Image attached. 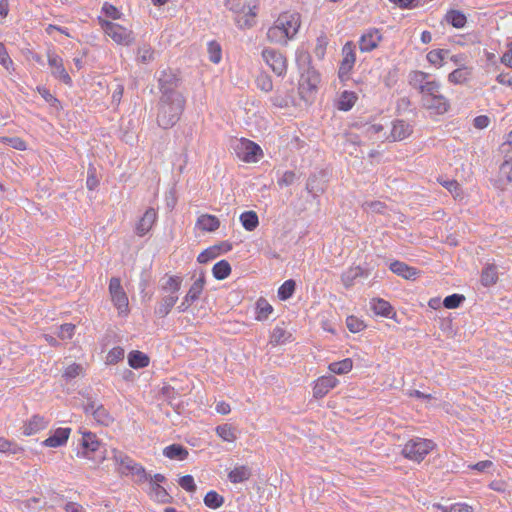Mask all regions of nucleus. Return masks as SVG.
Wrapping results in <instances>:
<instances>
[{
  "instance_id": "f257e3e1",
  "label": "nucleus",
  "mask_w": 512,
  "mask_h": 512,
  "mask_svg": "<svg viewBox=\"0 0 512 512\" xmlns=\"http://www.w3.org/2000/svg\"><path fill=\"white\" fill-rule=\"evenodd\" d=\"M112 460L115 463L116 471L120 475L124 476H134L135 480L139 483L148 481V493L151 498H158V487L160 481V475L156 474L154 479L148 478L145 469L139 463H136L130 456H128L123 451L112 448L111 449Z\"/></svg>"
},
{
  "instance_id": "f03ea898",
  "label": "nucleus",
  "mask_w": 512,
  "mask_h": 512,
  "mask_svg": "<svg viewBox=\"0 0 512 512\" xmlns=\"http://www.w3.org/2000/svg\"><path fill=\"white\" fill-rule=\"evenodd\" d=\"M162 75V114L167 117V124L174 126L179 120L184 107L185 98L182 93L175 89L178 78L173 75L171 79Z\"/></svg>"
},
{
  "instance_id": "7ed1b4c3",
  "label": "nucleus",
  "mask_w": 512,
  "mask_h": 512,
  "mask_svg": "<svg viewBox=\"0 0 512 512\" xmlns=\"http://www.w3.org/2000/svg\"><path fill=\"white\" fill-rule=\"evenodd\" d=\"M301 25L300 14L283 12L267 31V39L271 43L286 45L298 33Z\"/></svg>"
},
{
  "instance_id": "20e7f679",
  "label": "nucleus",
  "mask_w": 512,
  "mask_h": 512,
  "mask_svg": "<svg viewBox=\"0 0 512 512\" xmlns=\"http://www.w3.org/2000/svg\"><path fill=\"white\" fill-rule=\"evenodd\" d=\"M420 94L422 106L432 114L442 115L448 111L450 104L441 92L440 82L432 79Z\"/></svg>"
},
{
  "instance_id": "39448f33",
  "label": "nucleus",
  "mask_w": 512,
  "mask_h": 512,
  "mask_svg": "<svg viewBox=\"0 0 512 512\" xmlns=\"http://www.w3.org/2000/svg\"><path fill=\"white\" fill-rule=\"evenodd\" d=\"M233 154L244 163H257L263 158L262 148L252 140L247 138H235L231 141Z\"/></svg>"
},
{
  "instance_id": "423d86ee",
  "label": "nucleus",
  "mask_w": 512,
  "mask_h": 512,
  "mask_svg": "<svg viewBox=\"0 0 512 512\" xmlns=\"http://www.w3.org/2000/svg\"><path fill=\"white\" fill-rule=\"evenodd\" d=\"M436 448L433 440L415 437L408 440L401 450L404 458L420 463Z\"/></svg>"
},
{
  "instance_id": "0eeeda50",
  "label": "nucleus",
  "mask_w": 512,
  "mask_h": 512,
  "mask_svg": "<svg viewBox=\"0 0 512 512\" xmlns=\"http://www.w3.org/2000/svg\"><path fill=\"white\" fill-rule=\"evenodd\" d=\"M225 6L234 13L235 23L240 29H249L256 23V6H246L244 0H225Z\"/></svg>"
},
{
  "instance_id": "6e6552de",
  "label": "nucleus",
  "mask_w": 512,
  "mask_h": 512,
  "mask_svg": "<svg viewBox=\"0 0 512 512\" xmlns=\"http://www.w3.org/2000/svg\"><path fill=\"white\" fill-rule=\"evenodd\" d=\"M320 81L319 72L310 65L301 73L298 92L303 101L306 103L314 101Z\"/></svg>"
},
{
  "instance_id": "1a4fd4ad",
  "label": "nucleus",
  "mask_w": 512,
  "mask_h": 512,
  "mask_svg": "<svg viewBox=\"0 0 512 512\" xmlns=\"http://www.w3.org/2000/svg\"><path fill=\"white\" fill-rule=\"evenodd\" d=\"M108 291L110 299L118 311V315L127 316L130 311L129 299L121 284V280L117 277H112L109 281Z\"/></svg>"
},
{
  "instance_id": "9d476101",
  "label": "nucleus",
  "mask_w": 512,
  "mask_h": 512,
  "mask_svg": "<svg viewBox=\"0 0 512 512\" xmlns=\"http://www.w3.org/2000/svg\"><path fill=\"white\" fill-rule=\"evenodd\" d=\"M206 285V276L204 271H200L199 275L191 284L188 292L186 293L183 301L178 306L179 312L186 311L195 301H197L204 291Z\"/></svg>"
},
{
  "instance_id": "9b49d317",
  "label": "nucleus",
  "mask_w": 512,
  "mask_h": 512,
  "mask_svg": "<svg viewBox=\"0 0 512 512\" xmlns=\"http://www.w3.org/2000/svg\"><path fill=\"white\" fill-rule=\"evenodd\" d=\"M262 58L277 76H284L287 72V59L280 52L272 48L262 51Z\"/></svg>"
},
{
  "instance_id": "f8f14e48",
  "label": "nucleus",
  "mask_w": 512,
  "mask_h": 512,
  "mask_svg": "<svg viewBox=\"0 0 512 512\" xmlns=\"http://www.w3.org/2000/svg\"><path fill=\"white\" fill-rule=\"evenodd\" d=\"M342 61L340 62L338 77L342 82L350 79V72L354 67L356 61L355 45L352 42H347L342 48Z\"/></svg>"
},
{
  "instance_id": "ddd939ff",
  "label": "nucleus",
  "mask_w": 512,
  "mask_h": 512,
  "mask_svg": "<svg viewBox=\"0 0 512 512\" xmlns=\"http://www.w3.org/2000/svg\"><path fill=\"white\" fill-rule=\"evenodd\" d=\"M101 26L104 32L118 44L129 45L133 40L131 31L119 24L103 20Z\"/></svg>"
},
{
  "instance_id": "4468645a",
  "label": "nucleus",
  "mask_w": 512,
  "mask_h": 512,
  "mask_svg": "<svg viewBox=\"0 0 512 512\" xmlns=\"http://www.w3.org/2000/svg\"><path fill=\"white\" fill-rule=\"evenodd\" d=\"M339 384V380L329 374L322 375L315 379L312 383V394L315 399L324 398L332 389L337 387Z\"/></svg>"
},
{
  "instance_id": "2eb2a0df",
  "label": "nucleus",
  "mask_w": 512,
  "mask_h": 512,
  "mask_svg": "<svg viewBox=\"0 0 512 512\" xmlns=\"http://www.w3.org/2000/svg\"><path fill=\"white\" fill-rule=\"evenodd\" d=\"M84 412L93 417L97 424L102 426H109L113 423L114 419L111 414L104 408V406L95 401H88L83 406Z\"/></svg>"
},
{
  "instance_id": "dca6fc26",
  "label": "nucleus",
  "mask_w": 512,
  "mask_h": 512,
  "mask_svg": "<svg viewBox=\"0 0 512 512\" xmlns=\"http://www.w3.org/2000/svg\"><path fill=\"white\" fill-rule=\"evenodd\" d=\"M82 435L81 439V451L78 453L79 457L93 460L92 454L99 450L101 442L96 434L90 431H80Z\"/></svg>"
},
{
  "instance_id": "f3484780",
  "label": "nucleus",
  "mask_w": 512,
  "mask_h": 512,
  "mask_svg": "<svg viewBox=\"0 0 512 512\" xmlns=\"http://www.w3.org/2000/svg\"><path fill=\"white\" fill-rule=\"evenodd\" d=\"M50 420L42 415L34 414L22 424V434L24 436L35 435L48 428Z\"/></svg>"
},
{
  "instance_id": "a211bd4d",
  "label": "nucleus",
  "mask_w": 512,
  "mask_h": 512,
  "mask_svg": "<svg viewBox=\"0 0 512 512\" xmlns=\"http://www.w3.org/2000/svg\"><path fill=\"white\" fill-rule=\"evenodd\" d=\"M48 64L52 69V75L67 85L72 84V79L66 71L62 58L53 51H48Z\"/></svg>"
},
{
  "instance_id": "6ab92c4d",
  "label": "nucleus",
  "mask_w": 512,
  "mask_h": 512,
  "mask_svg": "<svg viewBox=\"0 0 512 512\" xmlns=\"http://www.w3.org/2000/svg\"><path fill=\"white\" fill-rule=\"evenodd\" d=\"M512 184V159H506L499 167V172L494 180L496 188L504 191Z\"/></svg>"
},
{
  "instance_id": "aec40b11",
  "label": "nucleus",
  "mask_w": 512,
  "mask_h": 512,
  "mask_svg": "<svg viewBox=\"0 0 512 512\" xmlns=\"http://www.w3.org/2000/svg\"><path fill=\"white\" fill-rule=\"evenodd\" d=\"M71 428H57L53 431V433L47 437L44 441H42V446L49 448H57L66 445L70 435Z\"/></svg>"
},
{
  "instance_id": "412c9836",
  "label": "nucleus",
  "mask_w": 512,
  "mask_h": 512,
  "mask_svg": "<svg viewBox=\"0 0 512 512\" xmlns=\"http://www.w3.org/2000/svg\"><path fill=\"white\" fill-rule=\"evenodd\" d=\"M381 39L382 35L380 31L377 29H371L361 36L359 40V48L362 52H370L378 46Z\"/></svg>"
},
{
  "instance_id": "4be33fe9",
  "label": "nucleus",
  "mask_w": 512,
  "mask_h": 512,
  "mask_svg": "<svg viewBox=\"0 0 512 512\" xmlns=\"http://www.w3.org/2000/svg\"><path fill=\"white\" fill-rule=\"evenodd\" d=\"M195 227L202 232H214L219 229L220 220L215 215L203 213L198 216Z\"/></svg>"
},
{
  "instance_id": "5701e85b",
  "label": "nucleus",
  "mask_w": 512,
  "mask_h": 512,
  "mask_svg": "<svg viewBox=\"0 0 512 512\" xmlns=\"http://www.w3.org/2000/svg\"><path fill=\"white\" fill-rule=\"evenodd\" d=\"M389 268L394 274L406 280H415L419 275V271L415 267L409 266L398 260L393 261Z\"/></svg>"
},
{
  "instance_id": "b1692460",
  "label": "nucleus",
  "mask_w": 512,
  "mask_h": 512,
  "mask_svg": "<svg viewBox=\"0 0 512 512\" xmlns=\"http://www.w3.org/2000/svg\"><path fill=\"white\" fill-rule=\"evenodd\" d=\"M157 220V212L155 209H148L136 226V232L139 236L148 233Z\"/></svg>"
},
{
  "instance_id": "393cba45",
  "label": "nucleus",
  "mask_w": 512,
  "mask_h": 512,
  "mask_svg": "<svg viewBox=\"0 0 512 512\" xmlns=\"http://www.w3.org/2000/svg\"><path fill=\"white\" fill-rule=\"evenodd\" d=\"M222 247H225L223 252H228L231 250V245L228 243H223L221 245H214V246H211V247L205 249L204 251H202L197 256V261L201 264H204V263H208L211 260H214L221 254Z\"/></svg>"
},
{
  "instance_id": "a878e982",
  "label": "nucleus",
  "mask_w": 512,
  "mask_h": 512,
  "mask_svg": "<svg viewBox=\"0 0 512 512\" xmlns=\"http://www.w3.org/2000/svg\"><path fill=\"white\" fill-rule=\"evenodd\" d=\"M128 365L133 369H142L150 364V358L140 350H132L127 356Z\"/></svg>"
},
{
  "instance_id": "bb28decb",
  "label": "nucleus",
  "mask_w": 512,
  "mask_h": 512,
  "mask_svg": "<svg viewBox=\"0 0 512 512\" xmlns=\"http://www.w3.org/2000/svg\"><path fill=\"white\" fill-rule=\"evenodd\" d=\"M273 306L263 297L257 299L255 304V319L265 321L273 313Z\"/></svg>"
},
{
  "instance_id": "cd10ccee",
  "label": "nucleus",
  "mask_w": 512,
  "mask_h": 512,
  "mask_svg": "<svg viewBox=\"0 0 512 512\" xmlns=\"http://www.w3.org/2000/svg\"><path fill=\"white\" fill-rule=\"evenodd\" d=\"M162 453L165 457L177 461H183L189 455L188 450L180 444L169 445L163 449Z\"/></svg>"
},
{
  "instance_id": "c85d7f7f",
  "label": "nucleus",
  "mask_w": 512,
  "mask_h": 512,
  "mask_svg": "<svg viewBox=\"0 0 512 512\" xmlns=\"http://www.w3.org/2000/svg\"><path fill=\"white\" fill-rule=\"evenodd\" d=\"M354 367L353 360L351 358H345L340 361L332 362L328 365L330 373L335 375H345L352 371Z\"/></svg>"
},
{
  "instance_id": "c756f323",
  "label": "nucleus",
  "mask_w": 512,
  "mask_h": 512,
  "mask_svg": "<svg viewBox=\"0 0 512 512\" xmlns=\"http://www.w3.org/2000/svg\"><path fill=\"white\" fill-rule=\"evenodd\" d=\"M363 276H365L364 270L360 266H354L342 273L341 281L345 288H350L354 285L355 280Z\"/></svg>"
},
{
  "instance_id": "7c9ffc66",
  "label": "nucleus",
  "mask_w": 512,
  "mask_h": 512,
  "mask_svg": "<svg viewBox=\"0 0 512 512\" xmlns=\"http://www.w3.org/2000/svg\"><path fill=\"white\" fill-rule=\"evenodd\" d=\"M251 476V469L246 465L236 466L228 473V479L234 484L242 483Z\"/></svg>"
},
{
  "instance_id": "2f4dec72",
  "label": "nucleus",
  "mask_w": 512,
  "mask_h": 512,
  "mask_svg": "<svg viewBox=\"0 0 512 512\" xmlns=\"http://www.w3.org/2000/svg\"><path fill=\"white\" fill-rule=\"evenodd\" d=\"M370 307L376 315L382 317H390L393 312L391 304L382 298H373L370 301Z\"/></svg>"
},
{
  "instance_id": "473e14b6",
  "label": "nucleus",
  "mask_w": 512,
  "mask_h": 512,
  "mask_svg": "<svg viewBox=\"0 0 512 512\" xmlns=\"http://www.w3.org/2000/svg\"><path fill=\"white\" fill-rule=\"evenodd\" d=\"M239 220L246 231L252 232L259 226V218L255 211L249 210L240 214Z\"/></svg>"
},
{
  "instance_id": "72a5a7b5",
  "label": "nucleus",
  "mask_w": 512,
  "mask_h": 512,
  "mask_svg": "<svg viewBox=\"0 0 512 512\" xmlns=\"http://www.w3.org/2000/svg\"><path fill=\"white\" fill-rule=\"evenodd\" d=\"M432 81L431 76L423 71H414L410 75V84L420 93Z\"/></svg>"
},
{
  "instance_id": "f704fd0d",
  "label": "nucleus",
  "mask_w": 512,
  "mask_h": 512,
  "mask_svg": "<svg viewBox=\"0 0 512 512\" xmlns=\"http://www.w3.org/2000/svg\"><path fill=\"white\" fill-rule=\"evenodd\" d=\"M498 281V272L495 265H488L481 272V283L485 287L492 286Z\"/></svg>"
},
{
  "instance_id": "c9c22d12",
  "label": "nucleus",
  "mask_w": 512,
  "mask_h": 512,
  "mask_svg": "<svg viewBox=\"0 0 512 512\" xmlns=\"http://www.w3.org/2000/svg\"><path fill=\"white\" fill-rule=\"evenodd\" d=\"M357 99L356 93L344 91L337 101V108L342 111H348L354 106Z\"/></svg>"
},
{
  "instance_id": "e433bc0d",
  "label": "nucleus",
  "mask_w": 512,
  "mask_h": 512,
  "mask_svg": "<svg viewBox=\"0 0 512 512\" xmlns=\"http://www.w3.org/2000/svg\"><path fill=\"white\" fill-rule=\"evenodd\" d=\"M213 277L217 280H224L231 274V266L227 260H220L212 267Z\"/></svg>"
},
{
  "instance_id": "4c0bfd02",
  "label": "nucleus",
  "mask_w": 512,
  "mask_h": 512,
  "mask_svg": "<svg viewBox=\"0 0 512 512\" xmlns=\"http://www.w3.org/2000/svg\"><path fill=\"white\" fill-rule=\"evenodd\" d=\"M216 434L225 442H235L237 439L235 428L230 424H222L216 427Z\"/></svg>"
},
{
  "instance_id": "58836bf2",
  "label": "nucleus",
  "mask_w": 512,
  "mask_h": 512,
  "mask_svg": "<svg viewBox=\"0 0 512 512\" xmlns=\"http://www.w3.org/2000/svg\"><path fill=\"white\" fill-rule=\"evenodd\" d=\"M449 50L446 49H435L431 50L427 54V60L433 65L443 66V61L449 57Z\"/></svg>"
},
{
  "instance_id": "ea45409f",
  "label": "nucleus",
  "mask_w": 512,
  "mask_h": 512,
  "mask_svg": "<svg viewBox=\"0 0 512 512\" xmlns=\"http://www.w3.org/2000/svg\"><path fill=\"white\" fill-rule=\"evenodd\" d=\"M446 20L455 28H463L467 22L466 16L458 10L449 11Z\"/></svg>"
},
{
  "instance_id": "a19ab883",
  "label": "nucleus",
  "mask_w": 512,
  "mask_h": 512,
  "mask_svg": "<svg viewBox=\"0 0 512 512\" xmlns=\"http://www.w3.org/2000/svg\"><path fill=\"white\" fill-rule=\"evenodd\" d=\"M207 53L209 60L214 64H218L222 59L221 45L215 40L208 42Z\"/></svg>"
},
{
  "instance_id": "79ce46f5",
  "label": "nucleus",
  "mask_w": 512,
  "mask_h": 512,
  "mask_svg": "<svg viewBox=\"0 0 512 512\" xmlns=\"http://www.w3.org/2000/svg\"><path fill=\"white\" fill-rule=\"evenodd\" d=\"M224 503V498L219 493L214 490H211L206 493L204 497V504L211 509H217L221 507Z\"/></svg>"
},
{
  "instance_id": "37998d69",
  "label": "nucleus",
  "mask_w": 512,
  "mask_h": 512,
  "mask_svg": "<svg viewBox=\"0 0 512 512\" xmlns=\"http://www.w3.org/2000/svg\"><path fill=\"white\" fill-rule=\"evenodd\" d=\"M296 283L294 280L289 279L286 280L279 288H278V297L280 300L285 301L292 297L295 292Z\"/></svg>"
},
{
  "instance_id": "c03bdc74",
  "label": "nucleus",
  "mask_w": 512,
  "mask_h": 512,
  "mask_svg": "<svg viewBox=\"0 0 512 512\" xmlns=\"http://www.w3.org/2000/svg\"><path fill=\"white\" fill-rule=\"evenodd\" d=\"M328 43V37L324 33L317 37L313 52L319 60L324 59Z\"/></svg>"
},
{
  "instance_id": "a18cd8bd",
  "label": "nucleus",
  "mask_w": 512,
  "mask_h": 512,
  "mask_svg": "<svg viewBox=\"0 0 512 512\" xmlns=\"http://www.w3.org/2000/svg\"><path fill=\"white\" fill-rule=\"evenodd\" d=\"M125 356V351L122 347L116 346L110 349L106 355V364L115 365L122 361Z\"/></svg>"
},
{
  "instance_id": "49530a36",
  "label": "nucleus",
  "mask_w": 512,
  "mask_h": 512,
  "mask_svg": "<svg viewBox=\"0 0 512 512\" xmlns=\"http://www.w3.org/2000/svg\"><path fill=\"white\" fill-rule=\"evenodd\" d=\"M289 338L287 331L279 326H276L270 335V344L277 346L285 343Z\"/></svg>"
},
{
  "instance_id": "de8ad7c7",
  "label": "nucleus",
  "mask_w": 512,
  "mask_h": 512,
  "mask_svg": "<svg viewBox=\"0 0 512 512\" xmlns=\"http://www.w3.org/2000/svg\"><path fill=\"white\" fill-rule=\"evenodd\" d=\"M182 277L181 276H170L168 280L166 281V284L164 287H162V292L167 293H177L180 290L181 284H182Z\"/></svg>"
},
{
  "instance_id": "09e8293b",
  "label": "nucleus",
  "mask_w": 512,
  "mask_h": 512,
  "mask_svg": "<svg viewBox=\"0 0 512 512\" xmlns=\"http://www.w3.org/2000/svg\"><path fill=\"white\" fill-rule=\"evenodd\" d=\"M346 326L350 332L359 333L365 329L366 324L360 318L351 315L346 318Z\"/></svg>"
},
{
  "instance_id": "8fccbe9b",
  "label": "nucleus",
  "mask_w": 512,
  "mask_h": 512,
  "mask_svg": "<svg viewBox=\"0 0 512 512\" xmlns=\"http://www.w3.org/2000/svg\"><path fill=\"white\" fill-rule=\"evenodd\" d=\"M382 130H376V132H381ZM384 136L388 142H396L407 139L410 136L409 130H390L389 135L384 133Z\"/></svg>"
},
{
  "instance_id": "3c124183",
  "label": "nucleus",
  "mask_w": 512,
  "mask_h": 512,
  "mask_svg": "<svg viewBox=\"0 0 512 512\" xmlns=\"http://www.w3.org/2000/svg\"><path fill=\"white\" fill-rule=\"evenodd\" d=\"M22 450V447H19L18 445L14 444L13 442L4 437H0V453L9 452L12 454H16Z\"/></svg>"
},
{
  "instance_id": "603ef678",
  "label": "nucleus",
  "mask_w": 512,
  "mask_h": 512,
  "mask_svg": "<svg viewBox=\"0 0 512 512\" xmlns=\"http://www.w3.org/2000/svg\"><path fill=\"white\" fill-rule=\"evenodd\" d=\"M465 300V297L461 294H452L447 296L444 301L443 305L447 309H455L460 306V304Z\"/></svg>"
},
{
  "instance_id": "864d4df0",
  "label": "nucleus",
  "mask_w": 512,
  "mask_h": 512,
  "mask_svg": "<svg viewBox=\"0 0 512 512\" xmlns=\"http://www.w3.org/2000/svg\"><path fill=\"white\" fill-rule=\"evenodd\" d=\"M75 329H76V326L74 324L65 323L59 327V331H58L57 335L62 340H66V339L69 340V339H72V337L74 336Z\"/></svg>"
},
{
  "instance_id": "5fc2aeb1",
  "label": "nucleus",
  "mask_w": 512,
  "mask_h": 512,
  "mask_svg": "<svg viewBox=\"0 0 512 512\" xmlns=\"http://www.w3.org/2000/svg\"><path fill=\"white\" fill-rule=\"evenodd\" d=\"M440 183L453 194L454 198H460L462 196V190L456 180L440 181Z\"/></svg>"
},
{
  "instance_id": "6e6d98bb",
  "label": "nucleus",
  "mask_w": 512,
  "mask_h": 512,
  "mask_svg": "<svg viewBox=\"0 0 512 512\" xmlns=\"http://www.w3.org/2000/svg\"><path fill=\"white\" fill-rule=\"evenodd\" d=\"M84 369L80 364L72 363L67 366L63 372V377L66 379L75 378L83 373Z\"/></svg>"
},
{
  "instance_id": "4d7b16f0",
  "label": "nucleus",
  "mask_w": 512,
  "mask_h": 512,
  "mask_svg": "<svg viewBox=\"0 0 512 512\" xmlns=\"http://www.w3.org/2000/svg\"><path fill=\"white\" fill-rule=\"evenodd\" d=\"M257 87L262 91L269 92L273 89V83L267 74H260L256 79Z\"/></svg>"
},
{
  "instance_id": "13d9d810",
  "label": "nucleus",
  "mask_w": 512,
  "mask_h": 512,
  "mask_svg": "<svg viewBox=\"0 0 512 512\" xmlns=\"http://www.w3.org/2000/svg\"><path fill=\"white\" fill-rule=\"evenodd\" d=\"M178 484L187 492L194 493L196 491V484L194 482V478L191 475L182 476L179 479Z\"/></svg>"
},
{
  "instance_id": "bf43d9fd",
  "label": "nucleus",
  "mask_w": 512,
  "mask_h": 512,
  "mask_svg": "<svg viewBox=\"0 0 512 512\" xmlns=\"http://www.w3.org/2000/svg\"><path fill=\"white\" fill-rule=\"evenodd\" d=\"M178 201V193L175 185L166 193L165 195V204L169 211H172Z\"/></svg>"
},
{
  "instance_id": "052dcab7",
  "label": "nucleus",
  "mask_w": 512,
  "mask_h": 512,
  "mask_svg": "<svg viewBox=\"0 0 512 512\" xmlns=\"http://www.w3.org/2000/svg\"><path fill=\"white\" fill-rule=\"evenodd\" d=\"M1 141L17 150H25L27 148L25 141L18 137H3Z\"/></svg>"
},
{
  "instance_id": "680f3d73",
  "label": "nucleus",
  "mask_w": 512,
  "mask_h": 512,
  "mask_svg": "<svg viewBox=\"0 0 512 512\" xmlns=\"http://www.w3.org/2000/svg\"><path fill=\"white\" fill-rule=\"evenodd\" d=\"M449 512H474V509L467 503L458 502L449 506Z\"/></svg>"
},
{
  "instance_id": "e2e57ef3",
  "label": "nucleus",
  "mask_w": 512,
  "mask_h": 512,
  "mask_svg": "<svg viewBox=\"0 0 512 512\" xmlns=\"http://www.w3.org/2000/svg\"><path fill=\"white\" fill-rule=\"evenodd\" d=\"M177 300V293H168V295L165 296L164 299H162V307H164L166 312H168L175 305Z\"/></svg>"
},
{
  "instance_id": "0e129e2a",
  "label": "nucleus",
  "mask_w": 512,
  "mask_h": 512,
  "mask_svg": "<svg viewBox=\"0 0 512 512\" xmlns=\"http://www.w3.org/2000/svg\"><path fill=\"white\" fill-rule=\"evenodd\" d=\"M448 79L452 83H462L466 77L462 69H455L449 74Z\"/></svg>"
},
{
  "instance_id": "69168bd1",
  "label": "nucleus",
  "mask_w": 512,
  "mask_h": 512,
  "mask_svg": "<svg viewBox=\"0 0 512 512\" xmlns=\"http://www.w3.org/2000/svg\"><path fill=\"white\" fill-rule=\"evenodd\" d=\"M103 12L110 18L112 19H119L120 18V12L119 10L111 5V4H108V3H105L103 5V8H102Z\"/></svg>"
},
{
  "instance_id": "338daca9",
  "label": "nucleus",
  "mask_w": 512,
  "mask_h": 512,
  "mask_svg": "<svg viewBox=\"0 0 512 512\" xmlns=\"http://www.w3.org/2000/svg\"><path fill=\"white\" fill-rule=\"evenodd\" d=\"M0 64L5 68L12 64V60L3 43H0Z\"/></svg>"
},
{
  "instance_id": "774afa93",
  "label": "nucleus",
  "mask_w": 512,
  "mask_h": 512,
  "mask_svg": "<svg viewBox=\"0 0 512 512\" xmlns=\"http://www.w3.org/2000/svg\"><path fill=\"white\" fill-rule=\"evenodd\" d=\"M473 124L474 128H487L490 125V118L486 115L477 116Z\"/></svg>"
}]
</instances>
